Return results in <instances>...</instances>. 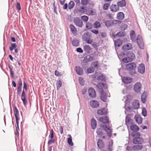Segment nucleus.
Segmentation results:
<instances>
[{
  "label": "nucleus",
  "mask_w": 151,
  "mask_h": 151,
  "mask_svg": "<svg viewBox=\"0 0 151 151\" xmlns=\"http://www.w3.org/2000/svg\"><path fill=\"white\" fill-rule=\"evenodd\" d=\"M90 105L92 107L96 108L99 106V103L96 100H91L90 102Z\"/></svg>",
  "instance_id": "obj_12"
},
{
  "label": "nucleus",
  "mask_w": 151,
  "mask_h": 151,
  "mask_svg": "<svg viewBox=\"0 0 151 151\" xmlns=\"http://www.w3.org/2000/svg\"><path fill=\"white\" fill-rule=\"evenodd\" d=\"M14 112L16 122L17 124H18L19 123V111L17 109V107H15L14 109Z\"/></svg>",
  "instance_id": "obj_9"
},
{
  "label": "nucleus",
  "mask_w": 151,
  "mask_h": 151,
  "mask_svg": "<svg viewBox=\"0 0 151 151\" xmlns=\"http://www.w3.org/2000/svg\"><path fill=\"white\" fill-rule=\"evenodd\" d=\"M134 119L136 122L138 124H140L142 122V119L140 115H135L134 117Z\"/></svg>",
  "instance_id": "obj_21"
},
{
  "label": "nucleus",
  "mask_w": 151,
  "mask_h": 151,
  "mask_svg": "<svg viewBox=\"0 0 151 151\" xmlns=\"http://www.w3.org/2000/svg\"><path fill=\"white\" fill-rule=\"evenodd\" d=\"M107 109L105 108H102L97 111V114L100 115H106L107 113Z\"/></svg>",
  "instance_id": "obj_11"
},
{
  "label": "nucleus",
  "mask_w": 151,
  "mask_h": 151,
  "mask_svg": "<svg viewBox=\"0 0 151 151\" xmlns=\"http://www.w3.org/2000/svg\"><path fill=\"white\" fill-rule=\"evenodd\" d=\"M94 71V69L93 68H89L87 70V72L88 73H92Z\"/></svg>",
  "instance_id": "obj_47"
},
{
  "label": "nucleus",
  "mask_w": 151,
  "mask_h": 151,
  "mask_svg": "<svg viewBox=\"0 0 151 151\" xmlns=\"http://www.w3.org/2000/svg\"><path fill=\"white\" fill-rule=\"evenodd\" d=\"M111 11L113 12H115L119 10V7L118 5L112 4L110 7Z\"/></svg>",
  "instance_id": "obj_15"
},
{
  "label": "nucleus",
  "mask_w": 151,
  "mask_h": 151,
  "mask_svg": "<svg viewBox=\"0 0 151 151\" xmlns=\"http://www.w3.org/2000/svg\"><path fill=\"white\" fill-rule=\"evenodd\" d=\"M62 85V82L60 80H59L57 84V87L60 88L61 87Z\"/></svg>",
  "instance_id": "obj_56"
},
{
  "label": "nucleus",
  "mask_w": 151,
  "mask_h": 151,
  "mask_svg": "<svg viewBox=\"0 0 151 151\" xmlns=\"http://www.w3.org/2000/svg\"><path fill=\"white\" fill-rule=\"evenodd\" d=\"M122 41L120 40H116L115 42V46L118 47L122 45Z\"/></svg>",
  "instance_id": "obj_30"
},
{
  "label": "nucleus",
  "mask_w": 151,
  "mask_h": 151,
  "mask_svg": "<svg viewBox=\"0 0 151 151\" xmlns=\"http://www.w3.org/2000/svg\"><path fill=\"white\" fill-rule=\"evenodd\" d=\"M132 47V45L129 43H127L124 45L122 48V49L124 51L130 50Z\"/></svg>",
  "instance_id": "obj_13"
},
{
  "label": "nucleus",
  "mask_w": 151,
  "mask_h": 151,
  "mask_svg": "<svg viewBox=\"0 0 151 151\" xmlns=\"http://www.w3.org/2000/svg\"><path fill=\"white\" fill-rule=\"evenodd\" d=\"M145 67L144 64L142 63L139 65L138 68V71L142 73H145Z\"/></svg>",
  "instance_id": "obj_16"
},
{
  "label": "nucleus",
  "mask_w": 151,
  "mask_h": 151,
  "mask_svg": "<svg viewBox=\"0 0 151 151\" xmlns=\"http://www.w3.org/2000/svg\"><path fill=\"white\" fill-rule=\"evenodd\" d=\"M97 143L98 146L100 149H101L104 147V143L102 140L99 139Z\"/></svg>",
  "instance_id": "obj_23"
},
{
  "label": "nucleus",
  "mask_w": 151,
  "mask_h": 151,
  "mask_svg": "<svg viewBox=\"0 0 151 151\" xmlns=\"http://www.w3.org/2000/svg\"><path fill=\"white\" fill-rule=\"evenodd\" d=\"M88 15H93L96 14L95 10L94 9H91L88 12Z\"/></svg>",
  "instance_id": "obj_36"
},
{
  "label": "nucleus",
  "mask_w": 151,
  "mask_h": 151,
  "mask_svg": "<svg viewBox=\"0 0 151 151\" xmlns=\"http://www.w3.org/2000/svg\"><path fill=\"white\" fill-rule=\"evenodd\" d=\"M81 18L83 22H85L88 21V17L85 15L82 16L81 17Z\"/></svg>",
  "instance_id": "obj_42"
},
{
  "label": "nucleus",
  "mask_w": 151,
  "mask_h": 151,
  "mask_svg": "<svg viewBox=\"0 0 151 151\" xmlns=\"http://www.w3.org/2000/svg\"><path fill=\"white\" fill-rule=\"evenodd\" d=\"M101 99L103 101H106L107 96L106 94L104 93L103 92H101Z\"/></svg>",
  "instance_id": "obj_31"
},
{
  "label": "nucleus",
  "mask_w": 151,
  "mask_h": 151,
  "mask_svg": "<svg viewBox=\"0 0 151 151\" xmlns=\"http://www.w3.org/2000/svg\"><path fill=\"white\" fill-rule=\"evenodd\" d=\"M126 69L129 70H134L136 67V64L134 63H131L127 64L126 66Z\"/></svg>",
  "instance_id": "obj_8"
},
{
  "label": "nucleus",
  "mask_w": 151,
  "mask_h": 151,
  "mask_svg": "<svg viewBox=\"0 0 151 151\" xmlns=\"http://www.w3.org/2000/svg\"><path fill=\"white\" fill-rule=\"evenodd\" d=\"M113 144V142L112 141H110L109 142L108 149V150L109 151H112V146Z\"/></svg>",
  "instance_id": "obj_40"
},
{
  "label": "nucleus",
  "mask_w": 151,
  "mask_h": 151,
  "mask_svg": "<svg viewBox=\"0 0 151 151\" xmlns=\"http://www.w3.org/2000/svg\"><path fill=\"white\" fill-rule=\"evenodd\" d=\"M22 82L21 78H19L18 81V86H22Z\"/></svg>",
  "instance_id": "obj_62"
},
{
  "label": "nucleus",
  "mask_w": 151,
  "mask_h": 151,
  "mask_svg": "<svg viewBox=\"0 0 151 151\" xmlns=\"http://www.w3.org/2000/svg\"><path fill=\"white\" fill-rule=\"evenodd\" d=\"M130 127L131 130L134 132H137L139 130V127L135 124H132Z\"/></svg>",
  "instance_id": "obj_26"
},
{
  "label": "nucleus",
  "mask_w": 151,
  "mask_h": 151,
  "mask_svg": "<svg viewBox=\"0 0 151 151\" xmlns=\"http://www.w3.org/2000/svg\"><path fill=\"white\" fill-rule=\"evenodd\" d=\"M132 81V78H131L126 77L123 78V82L125 84H128L131 83Z\"/></svg>",
  "instance_id": "obj_18"
},
{
  "label": "nucleus",
  "mask_w": 151,
  "mask_h": 151,
  "mask_svg": "<svg viewBox=\"0 0 151 151\" xmlns=\"http://www.w3.org/2000/svg\"><path fill=\"white\" fill-rule=\"evenodd\" d=\"M26 94L23 90L22 93L21 99L25 106L26 105L27 103V101L26 99Z\"/></svg>",
  "instance_id": "obj_14"
},
{
  "label": "nucleus",
  "mask_w": 151,
  "mask_h": 151,
  "mask_svg": "<svg viewBox=\"0 0 151 151\" xmlns=\"http://www.w3.org/2000/svg\"><path fill=\"white\" fill-rule=\"evenodd\" d=\"M81 3L83 5H86L89 2L87 0H82Z\"/></svg>",
  "instance_id": "obj_52"
},
{
  "label": "nucleus",
  "mask_w": 151,
  "mask_h": 151,
  "mask_svg": "<svg viewBox=\"0 0 151 151\" xmlns=\"http://www.w3.org/2000/svg\"><path fill=\"white\" fill-rule=\"evenodd\" d=\"M83 49L85 52L89 53L92 49L91 47L88 45H86L83 47Z\"/></svg>",
  "instance_id": "obj_32"
},
{
  "label": "nucleus",
  "mask_w": 151,
  "mask_h": 151,
  "mask_svg": "<svg viewBox=\"0 0 151 151\" xmlns=\"http://www.w3.org/2000/svg\"><path fill=\"white\" fill-rule=\"evenodd\" d=\"M78 80L80 84L81 85L84 84V81L83 78L81 77H79L78 78Z\"/></svg>",
  "instance_id": "obj_48"
},
{
  "label": "nucleus",
  "mask_w": 151,
  "mask_h": 151,
  "mask_svg": "<svg viewBox=\"0 0 151 151\" xmlns=\"http://www.w3.org/2000/svg\"><path fill=\"white\" fill-rule=\"evenodd\" d=\"M68 136L69 137L68 138V143L70 146H73V143L72 141V137L70 135H68Z\"/></svg>",
  "instance_id": "obj_33"
},
{
  "label": "nucleus",
  "mask_w": 151,
  "mask_h": 151,
  "mask_svg": "<svg viewBox=\"0 0 151 151\" xmlns=\"http://www.w3.org/2000/svg\"><path fill=\"white\" fill-rule=\"evenodd\" d=\"M91 127L93 129H95L96 127L97 122L96 120L93 118L91 120Z\"/></svg>",
  "instance_id": "obj_22"
},
{
  "label": "nucleus",
  "mask_w": 151,
  "mask_h": 151,
  "mask_svg": "<svg viewBox=\"0 0 151 151\" xmlns=\"http://www.w3.org/2000/svg\"><path fill=\"white\" fill-rule=\"evenodd\" d=\"M94 26L95 28H97L101 27V25L99 22H96L94 23Z\"/></svg>",
  "instance_id": "obj_46"
},
{
  "label": "nucleus",
  "mask_w": 151,
  "mask_h": 151,
  "mask_svg": "<svg viewBox=\"0 0 151 151\" xmlns=\"http://www.w3.org/2000/svg\"><path fill=\"white\" fill-rule=\"evenodd\" d=\"M86 7L84 6L80 7L79 9V12L82 13H85L86 10Z\"/></svg>",
  "instance_id": "obj_41"
},
{
  "label": "nucleus",
  "mask_w": 151,
  "mask_h": 151,
  "mask_svg": "<svg viewBox=\"0 0 151 151\" xmlns=\"http://www.w3.org/2000/svg\"><path fill=\"white\" fill-rule=\"evenodd\" d=\"M17 9L19 11H20L21 10V7L20 4V3L18 2H17Z\"/></svg>",
  "instance_id": "obj_60"
},
{
  "label": "nucleus",
  "mask_w": 151,
  "mask_h": 151,
  "mask_svg": "<svg viewBox=\"0 0 151 151\" xmlns=\"http://www.w3.org/2000/svg\"><path fill=\"white\" fill-rule=\"evenodd\" d=\"M137 42L141 49H143L144 48V43L142 42L141 36L139 35H138L137 38Z\"/></svg>",
  "instance_id": "obj_4"
},
{
  "label": "nucleus",
  "mask_w": 151,
  "mask_h": 151,
  "mask_svg": "<svg viewBox=\"0 0 151 151\" xmlns=\"http://www.w3.org/2000/svg\"><path fill=\"white\" fill-rule=\"evenodd\" d=\"M100 127L104 129V130L107 133V134L109 136L111 137L112 135V129L110 127L102 125H100Z\"/></svg>",
  "instance_id": "obj_3"
},
{
  "label": "nucleus",
  "mask_w": 151,
  "mask_h": 151,
  "mask_svg": "<svg viewBox=\"0 0 151 151\" xmlns=\"http://www.w3.org/2000/svg\"><path fill=\"white\" fill-rule=\"evenodd\" d=\"M24 86H23V88L26 91H27V84L25 82H24L23 83Z\"/></svg>",
  "instance_id": "obj_63"
},
{
  "label": "nucleus",
  "mask_w": 151,
  "mask_h": 151,
  "mask_svg": "<svg viewBox=\"0 0 151 151\" xmlns=\"http://www.w3.org/2000/svg\"><path fill=\"white\" fill-rule=\"evenodd\" d=\"M135 56L134 54L132 52H128L127 54V57L124 58L122 60L124 63H127L130 62L134 58Z\"/></svg>",
  "instance_id": "obj_1"
},
{
  "label": "nucleus",
  "mask_w": 151,
  "mask_h": 151,
  "mask_svg": "<svg viewBox=\"0 0 151 151\" xmlns=\"http://www.w3.org/2000/svg\"><path fill=\"white\" fill-rule=\"evenodd\" d=\"M92 24L89 22L86 25V27L87 29H89L92 28Z\"/></svg>",
  "instance_id": "obj_49"
},
{
  "label": "nucleus",
  "mask_w": 151,
  "mask_h": 151,
  "mask_svg": "<svg viewBox=\"0 0 151 151\" xmlns=\"http://www.w3.org/2000/svg\"><path fill=\"white\" fill-rule=\"evenodd\" d=\"M110 5V3H106L104 4L103 6V9L104 10H107Z\"/></svg>",
  "instance_id": "obj_45"
},
{
  "label": "nucleus",
  "mask_w": 151,
  "mask_h": 151,
  "mask_svg": "<svg viewBox=\"0 0 151 151\" xmlns=\"http://www.w3.org/2000/svg\"><path fill=\"white\" fill-rule=\"evenodd\" d=\"M142 115L144 116H145L147 115V110L146 109L144 108L142 110Z\"/></svg>",
  "instance_id": "obj_55"
},
{
  "label": "nucleus",
  "mask_w": 151,
  "mask_h": 151,
  "mask_svg": "<svg viewBox=\"0 0 151 151\" xmlns=\"http://www.w3.org/2000/svg\"><path fill=\"white\" fill-rule=\"evenodd\" d=\"M55 142V140L53 139H51L48 141V144L49 145H50L52 143H54Z\"/></svg>",
  "instance_id": "obj_61"
},
{
  "label": "nucleus",
  "mask_w": 151,
  "mask_h": 151,
  "mask_svg": "<svg viewBox=\"0 0 151 151\" xmlns=\"http://www.w3.org/2000/svg\"><path fill=\"white\" fill-rule=\"evenodd\" d=\"M74 22L77 26L82 27L83 26V23L79 17H75L73 19Z\"/></svg>",
  "instance_id": "obj_5"
},
{
  "label": "nucleus",
  "mask_w": 151,
  "mask_h": 151,
  "mask_svg": "<svg viewBox=\"0 0 151 151\" xmlns=\"http://www.w3.org/2000/svg\"><path fill=\"white\" fill-rule=\"evenodd\" d=\"M76 70L77 74L79 75H82L83 73V69L79 66H76Z\"/></svg>",
  "instance_id": "obj_24"
},
{
  "label": "nucleus",
  "mask_w": 151,
  "mask_h": 151,
  "mask_svg": "<svg viewBox=\"0 0 151 151\" xmlns=\"http://www.w3.org/2000/svg\"><path fill=\"white\" fill-rule=\"evenodd\" d=\"M92 64L94 67L95 68H98V67L99 65L97 62H94L92 63Z\"/></svg>",
  "instance_id": "obj_58"
},
{
  "label": "nucleus",
  "mask_w": 151,
  "mask_h": 151,
  "mask_svg": "<svg viewBox=\"0 0 151 151\" xmlns=\"http://www.w3.org/2000/svg\"><path fill=\"white\" fill-rule=\"evenodd\" d=\"M98 120L100 122L104 124H109L110 122L109 117L107 116L100 117L99 118Z\"/></svg>",
  "instance_id": "obj_6"
},
{
  "label": "nucleus",
  "mask_w": 151,
  "mask_h": 151,
  "mask_svg": "<svg viewBox=\"0 0 151 151\" xmlns=\"http://www.w3.org/2000/svg\"><path fill=\"white\" fill-rule=\"evenodd\" d=\"M17 127H16V131L15 132V134L16 135H19V124H17Z\"/></svg>",
  "instance_id": "obj_57"
},
{
  "label": "nucleus",
  "mask_w": 151,
  "mask_h": 151,
  "mask_svg": "<svg viewBox=\"0 0 151 151\" xmlns=\"http://www.w3.org/2000/svg\"><path fill=\"white\" fill-rule=\"evenodd\" d=\"M117 35L119 37H122L124 35L123 32H120L117 33Z\"/></svg>",
  "instance_id": "obj_59"
},
{
  "label": "nucleus",
  "mask_w": 151,
  "mask_h": 151,
  "mask_svg": "<svg viewBox=\"0 0 151 151\" xmlns=\"http://www.w3.org/2000/svg\"><path fill=\"white\" fill-rule=\"evenodd\" d=\"M147 98L146 96L143 93L141 96V101L142 102L144 103H145L146 101Z\"/></svg>",
  "instance_id": "obj_37"
},
{
  "label": "nucleus",
  "mask_w": 151,
  "mask_h": 151,
  "mask_svg": "<svg viewBox=\"0 0 151 151\" xmlns=\"http://www.w3.org/2000/svg\"><path fill=\"white\" fill-rule=\"evenodd\" d=\"M117 4L119 7V6L122 7L125 6L126 5V3L125 0H123L120 1L118 2Z\"/></svg>",
  "instance_id": "obj_29"
},
{
  "label": "nucleus",
  "mask_w": 151,
  "mask_h": 151,
  "mask_svg": "<svg viewBox=\"0 0 151 151\" xmlns=\"http://www.w3.org/2000/svg\"><path fill=\"white\" fill-rule=\"evenodd\" d=\"M132 107L135 109H138L139 107V101L137 100L134 101L132 104Z\"/></svg>",
  "instance_id": "obj_17"
},
{
  "label": "nucleus",
  "mask_w": 151,
  "mask_h": 151,
  "mask_svg": "<svg viewBox=\"0 0 151 151\" xmlns=\"http://www.w3.org/2000/svg\"><path fill=\"white\" fill-rule=\"evenodd\" d=\"M94 57L93 56H91L90 55H87L84 58V60L87 63L88 62H91L93 60Z\"/></svg>",
  "instance_id": "obj_19"
},
{
  "label": "nucleus",
  "mask_w": 151,
  "mask_h": 151,
  "mask_svg": "<svg viewBox=\"0 0 151 151\" xmlns=\"http://www.w3.org/2000/svg\"><path fill=\"white\" fill-rule=\"evenodd\" d=\"M133 150H140L143 148V146L140 145H135L132 146Z\"/></svg>",
  "instance_id": "obj_28"
},
{
  "label": "nucleus",
  "mask_w": 151,
  "mask_h": 151,
  "mask_svg": "<svg viewBox=\"0 0 151 151\" xmlns=\"http://www.w3.org/2000/svg\"><path fill=\"white\" fill-rule=\"evenodd\" d=\"M112 21L107 20L105 22V24L107 27H109L112 25Z\"/></svg>",
  "instance_id": "obj_39"
},
{
  "label": "nucleus",
  "mask_w": 151,
  "mask_h": 151,
  "mask_svg": "<svg viewBox=\"0 0 151 151\" xmlns=\"http://www.w3.org/2000/svg\"><path fill=\"white\" fill-rule=\"evenodd\" d=\"M55 74L57 76H60L62 75L61 72L56 70L55 72Z\"/></svg>",
  "instance_id": "obj_50"
},
{
  "label": "nucleus",
  "mask_w": 151,
  "mask_h": 151,
  "mask_svg": "<svg viewBox=\"0 0 151 151\" xmlns=\"http://www.w3.org/2000/svg\"><path fill=\"white\" fill-rule=\"evenodd\" d=\"M105 79V77L103 75H100L98 77V80H100L103 81Z\"/></svg>",
  "instance_id": "obj_53"
},
{
  "label": "nucleus",
  "mask_w": 151,
  "mask_h": 151,
  "mask_svg": "<svg viewBox=\"0 0 151 151\" xmlns=\"http://www.w3.org/2000/svg\"><path fill=\"white\" fill-rule=\"evenodd\" d=\"M22 86H18L17 88V93L18 94H19L22 91Z\"/></svg>",
  "instance_id": "obj_54"
},
{
  "label": "nucleus",
  "mask_w": 151,
  "mask_h": 151,
  "mask_svg": "<svg viewBox=\"0 0 151 151\" xmlns=\"http://www.w3.org/2000/svg\"><path fill=\"white\" fill-rule=\"evenodd\" d=\"M142 85L139 82L135 83L134 86V89L136 93H139L140 92Z\"/></svg>",
  "instance_id": "obj_7"
},
{
  "label": "nucleus",
  "mask_w": 151,
  "mask_h": 151,
  "mask_svg": "<svg viewBox=\"0 0 151 151\" xmlns=\"http://www.w3.org/2000/svg\"><path fill=\"white\" fill-rule=\"evenodd\" d=\"M59 131L60 132V133L61 134H62L63 133V127L61 126H60L59 127Z\"/></svg>",
  "instance_id": "obj_64"
},
{
  "label": "nucleus",
  "mask_w": 151,
  "mask_h": 151,
  "mask_svg": "<svg viewBox=\"0 0 151 151\" xmlns=\"http://www.w3.org/2000/svg\"><path fill=\"white\" fill-rule=\"evenodd\" d=\"M121 22L119 20H114L112 21V25L119 24H120Z\"/></svg>",
  "instance_id": "obj_44"
},
{
  "label": "nucleus",
  "mask_w": 151,
  "mask_h": 151,
  "mask_svg": "<svg viewBox=\"0 0 151 151\" xmlns=\"http://www.w3.org/2000/svg\"><path fill=\"white\" fill-rule=\"evenodd\" d=\"M72 44L73 46L77 47L79 45V42L77 40H74L72 42Z\"/></svg>",
  "instance_id": "obj_34"
},
{
  "label": "nucleus",
  "mask_w": 151,
  "mask_h": 151,
  "mask_svg": "<svg viewBox=\"0 0 151 151\" xmlns=\"http://www.w3.org/2000/svg\"><path fill=\"white\" fill-rule=\"evenodd\" d=\"M11 45L12 47H10V50L11 51H12L14 49H15L16 48V47H17V45L15 43H11Z\"/></svg>",
  "instance_id": "obj_43"
},
{
  "label": "nucleus",
  "mask_w": 151,
  "mask_h": 151,
  "mask_svg": "<svg viewBox=\"0 0 151 151\" xmlns=\"http://www.w3.org/2000/svg\"><path fill=\"white\" fill-rule=\"evenodd\" d=\"M125 122L126 125L128 126L132 123V120L130 118L129 116H127L126 117Z\"/></svg>",
  "instance_id": "obj_27"
},
{
  "label": "nucleus",
  "mask_w": 151,
  "mask_h": 151,
  "mask_svg": "<svg viewBox=\"0 0 151 151\" xmlns=\"http://www.w3.org/2000/svg\"><path fill=\"white\" fill-rule=\"evenodd\" d=\"M96 132L97 135L100 136H102L103 134V133L100 128L98 129Z\"/></svg>",
  "instance_id": "obj_35"
},
{
  "label": "nucleus",
  "mask_w": 151,
  "mask_h": 151,
  "mask_svg": "<svg viewBox=\"0 0 151 151\" xmlns=\"http://www.w3.org/2000/svg\"><path fill=\"white\" fill-rule=\"evenodd\" d=\"M49 137L51 139H53L54 138V132L52 129H51L50 132V134Z\"/></svg>",
  "instance_id": "obj_51"
},
{
  "label": "nucleus",
  "mask_w": 151,
  "mask_h": 151,
  "mask_svg": "<svg viewBox=\"0 0 151 151\" xmlns=\"http://www.w3.org/2000/svg\"><path fill=\"white\" fill-rule=\"evenodd\" d=\"M124 17V15L122 12H118L116 15L117 19L120 20H123Z\"/></svg>",
  "instance_id": "obj_20"
},
{
  "label": "nucleus",
  "mask_w": 151,
  "mask_h": 151,
  "mask_svg": "<svg viewBox=\"0 0 151 151\" xmlns=\"http://www.w3.org/2000/svg\"><path fill=\"white\" fill-rule=\"evenodd\" d=\"M136 135L138 137H135L132 140L133 143L134 144L139 145L142 144L144 142L143 139L142 137H139L140 134L139 132L136 133Z\"/></svg>",
  "instance_id": "obj_2"
},
{
  "label": "nucleus",
  "mask_w": 151,
  "mask_h": 151,
  "mask_svg": "<svg viewBox=\"0 0 151 151\" xmlns=\"http://www.w3.org/2000/svg\"><path fill=\"white\" fill-rule=\"evenodd\" d=\"M89 95L91 98H93L96 96V92L93 88H90L88 90Z\"/></svg>",
  "instance_id": "obj_10"
},
{
  "label": "nucleus",
  "mask_w": 151,
  "mask_h": 151,
  "mask_svg": "<svg viewBox=\"0 0 151 151\" xmlns=\"http://www.w3.org/2000/svg\"><path fill=\"white\" fill-rule=\"evenodd\" d=\"M74 3L73 1H70L68 4V7L69 9H72L74 6Z\"/></svg>",
  "instance_id": "obj_38"
},
{
  "label": "nucleus",
  "mask_w": 151,
  "mask_h": 151,
  "mask_svg": "<svg viewBox=\"0 0 151 151\" xmlns=\"http://www.w3.org/2000/svg\"><path fill=\"white\" fill-rule=\"evenodd\" d=\"M70 27L72 33L75 35H76L77 33V30L76 27L73 25L72 24H70Z\"/></svg>",
  "instance_id": "obj_25"
}]
</instances>
